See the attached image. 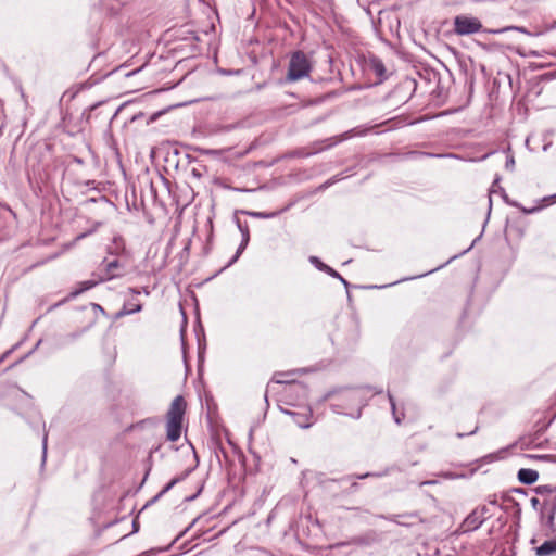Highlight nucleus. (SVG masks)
Segmentation results:
<instances>
[{"label":"nucleus","mask_w":556,"mask_h":556,"mask_svg":"<svg viewBox=\"0 0 556 556\" xmlns=\"http://www.w3.org/2000/svg\"><path fill=\"white\" fill-rule=\"evenodd\" d=\"M186 407L187 403L185 399L178 395L173 400L166 413V438L172 442L177 441L181 435Z\"/></svg>","instance_id":"nucleus-1"},{"label":"nucleus","mask_w":556,"mask_h":556,"mask_svg":"<svg viewBox=\"0 0 556 556\" xmlns=\"http://www.w3.org/2000/svg\"><path fill=\"white\" fill-rule=\"evenodd\" d=\"M312 72V64L303 51L292 53L289 62V68L286 79L288 81H298L308 77Z\"/></svg>","instance_id":"nucleus-2"},{"label":"nucleus","mask_w":556,"mask_h":556,"mask_svg":"<svg viewBox=\"0 0 556 556\" xmlns=\"http://www.w3.org/2000/svg\"><path fill=\"white\" fill-rule=\"evenodd\" d=\"M482 24L477 17L468 15H457L454 18V33L458 36H467L479 33Z\"/></svg>","instance_id":"nucleus-3"},{"label":"nucleus","mask_w":556,"mask_h":556,"mask_svg":"<svg viewBox=\"0 0 556 556\" xmlns=\"http://www.w3.org/2000/svg\"><path fill=\"white\" fill-rule=\"evenodd\" d=\"M287 414L291 415L293 418V421L301 428H308L312 425V412L311 409H306L304 413H296V412H286Z\"/></svg>","instance_id":"nucleus-4"},{"label":"nucleus","mask_w":556,"mask_h":556,"mask_svg":"<svg viewBox=\"0 0 556 556\" xmlns=\"http://www.w3.org/2000/svg\"><path fill=\"white\" fill-rule=\"evenodd\" d=\"M536 556H556V538L534 548Z\"/></svg>","instance_id":"nucleus-5"},{"label":"nucleus","mask_w":556,"mask_h":556,"mask_svg":"<svg viewBox=\"0 0 556 556\" xmlns=\"http://www.w3.org/2000/svg\"><path fill=\"white\" fill-rule=\"evenodd\" d=\"M518 480L523 484H533L539 479V472L530 468H521L518 471Z\"/></svg>","instance_id":"nucleus-6"},{"label":"nucleus","mask_w":556,"mask_h":556,"mask_svg":"<svg viewBox=\"0 0 556 556\" xmlns=\"http://www.w3.org/2000/svg\"><path fill=\"white\" fill-rule=\"evenodd\" d=\"M141 309H142V305L140 303L134 302L130 300L124 304L123 309L117 315L118 316L130 315L134 313H138Z\"/></svg>","instance_id":"nucleus-7"},{"label":"nucleus","mask_w":556,"mask_h":556,"mask_svg":"<svg viewBox=\"0 0 556 556\" xmlns=\"http://www.w3.org/2000/svg\"><path fill=\"white\" fill-rule=\"evenodd\" d=\"M370 68L375 72V74L378 77H380V78L384 77L386 68H384L383 63L379 59L374 58L370 60Z\"/></svg>","instance_id":"nucleus-8"},{"label":"nucleus","mask_w":556,"mask_h":556,"mask_svg":"<svg viewBox=\"0 0 556 556\" xmlns=\"http://www.w3.org/2000/svg\"><path fill=\"white\" fill-rule=\"evenodd\" d=\"M179 478H174L169 481L154 497H152L147 505L157 502L164 494H166L177 482Z\"/></svg>","instance_id":"nucleus-9"},{"label":"nucleus","mask_w":556,"mask_h":556,"mask_svg":"<svg viewBox=\"0 0 556 556\" xmlns=\"http://www.w3.org/2000/svg\"><path fill=\"white\" fill-rule=\"evenodd\" d=\"M242 233H243V240L241 242V244L239 245L238 250H237V253L236 255L233 256V258L229 262V265L233 264L238 257L240 256V254L243 252V250L245 249L247 244H248V241H249V230L248 228L245 229H242L240 227Z\"/></svg>","instance_id":"nucleus-10"},{"label":"nucleus","mask_w":556,"mask_h":556,"mask_svg":"<svg viewBox=\"0 0 556 556\" xmlns=\"http://www.w3.org/2000/svg\"><path fill=\"white\" fill-rule=\"evenodd\" d=\"M376 540V534L374 532H369L362 536H356L352 540L353 544L356 545H369Z\"/></svg>","instance_id":"nucleus-11"},{"label":"nucleus","mask_w":556,"mask_h":556,"mask_svg":"<svg viewBox=\"0 0 556 556\" xmlns=\"http://www.w3.org/2000/svg\"><path fill=\"white\" fill-rule=\"evenodd\" d=\"M481 523L482 519L479 516H477L475 511L470 514L465 520V525L468 530L477 529Z\"/></svg>","instance_id":"nucleus-12"},{"label":"nucleus","mask_w":556,"mask_h":556,"mask_svg":"<svg viewBox=\"0 0 556 556\" xmlns=\"http://www.w3.org/2000/svg\"><path fill=\"white\" fill-rule=\"evenodd\" d=\"M118 267H119V262L117 260L108 262L105 264L106 275L104 278H102V280H109V279L116 277V275L114 274V270Z\"/></svg>","instance_id":"nucleus-13"},{"label":"nucleus","mask_w":556,"mask_h":556,"mask_svg":"<svg viewBox=\"0 0 556 556\" xmlns=\"http://www.w3.org/2000/svg\"><path fill=\"white\" fill-rule=\"evenodd\" d=\"M97 285L96 281H91V280H87V281H84L81 283L83 288L80 290H77L75 292L72 293L73 296L79 294L80 292L85 291V290H89L91 289L92 287H94Z\"/></svg>","instance_id":"nucleus-14"},{"label":"nucleus","mask_w":556,"mask_h":556,"mask_svg":"<svg viewBox=\"0 0 556 556\" xmlns=\"http://www.w3.org/2000/svg\"><path fill=\"white\" fill-rule=\"evenodd\" d=\"M388 397H389V401H390V404H391V409H392V414L394 416V420H395L396 424H400L401 419L396 415V405H395L394 397H393V395L391 393H388Z\"/></svg>","instance_id":"nucleus-15"},{"label":"nucleus","mask_w":556,"mask_h":556,"mask_svg":"<svg viewBox=\"0 0 556 556\" xmlns=\"http://www.w3.org/2000/svg\"><path fill=\"white\" fill-rule=\"evenodd\" d=\"M535 491L538 494H549V493L556 492V488L553 489L551 485H539L535 489Z\"/></svg>","instance_id":"nucleus-16"},{"label":"nucleus","mask_w":556,"mask_h":556,"mask_svg":"<svg viewBox=\"0 0 556 556\" xmlns=\"http://www.w3.org/2000/svg\"><path fill=\"white\" fill-rule=\"evenodd\" d=\"M320 270L326 271L327 274H329L332 277H336V278L340 277L339 273H337L334 269H332L331 267H329L328 265H326L324 263H320Z\"/></svg>","instance_id":"nucleus-17"},{"label":"nucleus","mask_w":556,"mask_h":556,"mask_svg":"<svg viewBox=\"0 0 556 556\" xmlns=\"http://www.w3.org/2000/svg\"><path fill=\"white\" fill-rule=\"evenodd\" d=\"M380 476H381L380 473L366 472L364 475H358V476H349L345 479L346 480H350L352 478H354V479H366V478H369V477H380Z\"/></svg>","instance_id":"nucleus-18"},{"label":"nucleus","mask_w":556,"mask_h":556,"mask_svg":"<svg viewBox=\"0 0 556 556\" xmlns=\"http://www.w3.org/2000/svg\"><path fill=\"white\" fill-rule=\"evenodd\" d=\"M251 216L258 217V218H269L277 215V213H263V212H252L249 213Z\"/></svg>","instance_id":"nucleus-19"},{"label":"nucleus","mask_w":556,"mask_h":556,"mask_svg":"<svg viewBox=\"0 0 556 556\" xmlns=\"http://www.w3.org/2000/svg\"><path fill=\"white\" fill-rule=\"evenodd\" d=\"M515 166V160L513 156H509L506 161V168L507 169H513Z\"/></svg>","instance_id":"nucleus-20"},{"label":"nucleus","mask_w":556,"mask_h":556,"mask_svg":"<svg viewBox=\"0 0 556 556\" xmlns=\"http://www.w3.org/2000/svg\"><path fill=\"white\" fill-rule=\"evenodd\" d=\"M511 29L519 30V31H522V33L526 31L525 28H522V27H506V28H503L501 30H497L496 33H504V31L511 30Z\"/></svg>","instance_id":"nucleus-21"},{"label":"nucleus","mask_w":556,"mask_h":556,"mask_svg":"<svg viewBox=\"0 0 556 556\" xmlns=\"http://www.w3.org/2000/svg\"><path fill=\"white\" fill-rule=\"evenodd\" d=\"M80 332H72L66 336L67 340H75L79 337Z\"/></svg>","instance_id":"nucleus-22"},{"label":"nucleus","mask_w":556,"mask_h":556,"mask_svg":"<svg viewBox=\"0 0 556 556\" xmlns=\"http://www.w3.org/2000/svg\"><path fill=\"white\" fill-rule=\"evenodd\" d=\"M309 261L320 269V261L316 256H311Z\"/></svg>","instance_id":"nucleus-23"},{"label":"nucleus","mask_w":556,"mask_h":556,"mask_svg":"<svg viewBox=\"0 0 556 556\" xmlns=\"http://www.w3.org/2000/svg\"><path fill=\"white\" fill-rule=\"evenodd\" d=\"M42 445H43V460H45L46 459V453H47V434H45V437H43Z\"/></svg>","instance_id":"nucleus-24"},{"label":"nucleus","mask_w":556,"mask_h":556,"mask_svg":"<svg viewBox=\"0 0 556 556\" xmlns=\"http://www.w3.org/2000/svg\"><path fill=\"white\" fill-rule=\"evenodd\" d=\"M530 502H531L532 507H534V508H536V506H538V505H539V503H540V501H539V498H538V497H532V498L530 500Z\"/></svg>","instance_id":"nucleus-25"},{"label":"nucleus","mask_w":556,"mask_h":556,"mask_svg":"<svg viewBox=\"0 0 556 556\" xmlns=\"http://www.w3.org/2000/svg\"><path fill=\"white\" fill-rule=\"evenodd\" d=\"M11 353V350L7 351L5 353H3L0 357V363H2L8 356L9 354Z\"/></svg>","instance_id":"nucleus-26"},{"label":"nucleus","mask_w":556,"mask_h":556,"mask_svg":"<svg viewBox=\"0 0 556 556\" xmlns=\"http://www.w3.org/2000/svg\"><path fill=\"white\" fill-rule=\"evenodd\" d=\"M331 407H332L333 412L341 413V410H340L341 407L338 404H332Z\"/></svg>","instance_id":"nucleus-27"},{"label":"nucleus","mask_w":556,"mask_h":556,"mask_svg":"<svg viewBox=\"0 0 556 556\" xmlns=\"http://www.w3.org/2000/svg\"><path fill=\"white\" fill-rule=\"evenodd\" d=\"M539 208L538 207H532L530 210H523L526 213H534L536 212Z\"/></svg>","instance_id":"nucleus-28"},{"label":"nucleus","mask_w":556,"mask_h":556,"mask_svg":"<svg viewBox=\"0 0 556 556\" xmlns=\"http://www.w3.org/2000/svg\"><path fill=\"white\" fill-rule=\"evenodd\" d=\"M358 488V483L356 481H353L351 484L352 490H356Z\"/></svg>","instance_id":"nucleus-29"},{"label":"nucleus","mask_w":556,"mask_h":556,"mask_svg":"<svg viewBox=\"0 0 556 556\" xmlns=\"http://www.w3.org/2000/svg\"><path fill=\"white\" fill-rule=\"evenodd\" d=\"M338 279H340V281H341L343 285L348 286V281H346L343 277H341V276H340V277H338Z\"/></svg>","instance_id":"nucleus-30"},{"label":"nucleus","mask_w":556,"mask_h":556,"mask_svg":"<svg viewBox=\"0 0 556 556\" xmlns=\"http://www.w3.org/2000/svg\"><path fill=\"white\" fill-rule=\"evenodd\" d=\"M477 430H478V426H476V427H475V429H473V430H471L470 432H468L467 434H473V433H476V432H477Z\"/></svg>","instance_id":"nucleus-31"},{"label":"nucleus","mask_w":556,"mask_h":556,"mask_svg":"<svg viewBox=\"0 0 556 556\" xmlns=\"http://www.w3.org/2000/svg\"><path fill=\"white\" fill-rule=\"evenodd\" d=\"M130 291H131L132 293H135V294H139V293H140V291H137V290H135V289H130Z\"/></svg>","instance_id":"nucleus-32"},{"label":"nucleus","mask_w":556,"mask_h":556,"mask_svg":"<svg viewBox=\"0 0 556 556\" xmlns=\"http://www.w3.org/2000/svg\"><path fill=\"white\" fill-rule=\"evenodd\" d=\"M97 307V309H102L100 305L96 304L94 305Z\"/></svg>","instance_id":"nucleus-33"}]
</instances>
